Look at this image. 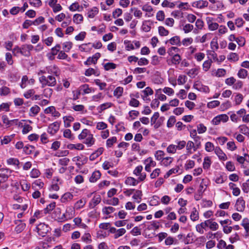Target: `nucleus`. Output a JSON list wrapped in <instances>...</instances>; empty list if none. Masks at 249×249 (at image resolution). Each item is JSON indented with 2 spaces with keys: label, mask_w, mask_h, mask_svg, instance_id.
<instances>
[{
  "label": "nucleus",
  "mask_w": 249,
  "mask_h": 249,
  "mask_svg": "<svg viewBox=\"0 0 249 249\" xmlns=\"http://www.w3.org/2000/svg\"><path fill=\"white\" fill-rule=\"evenodd\" d=\"M55 202H53L47 206V207L44 209V213L45 214L49 213L52 212L55 207Z\"/></svg>",
  "instance_id": "ea45409f"
},
{
  "label": "nucleus",
  "mask_w": 249,
  "mask_h": 249,
  "mask_svg": "<svg viewBox=\"0 0 249 249\" xmlns=\"http://www.w3.org/2000/svg\"><path fill=\"white\" fill-rule=\"evenodd\" d=\"M207 187V184L206 181L203 179L199 186L198 189L197 190V192L200 194H203V193L206 190Z\"/></svg>",
  "instance_id": "412c9836"
},
{
  "label": "nucleus",
  "mask_w": 249,
  "mask_h": 249,
  "mask_svg": "<svg viewBox=\"0 0 249 249\" xmlns=\"http://www.w3.org/2000/svg\"><path fill=\"white\" fill-rule=\"evenodd\" d=\"M124 91L123 88L121 87H118L115 89L113 92V95L117 98H119L122 96Z\"/></svg>",
  "instance_id": "c9c22d12"
},
{
  "label": "nucleus",
  "mask_w": 249,
  "mask_h": 249,
  "mask_svg": "<svg viewBox=\"0 0 249 249\" xmlns=\"http://www.w3.org/2000/svg\"><path fill=\"white\" fill-rule=\"evenodd\" d=\"M101 57V54L99 53H97L94 54L92 57H89L86 61L84 62L86 65H90L91 64H96L98 59Z\"/></svg>",
  "instance_id": "9d476101"
},
{
  "label": "nucleus",
  "mask_w": 249,
  "mask_h": 249,
  "mask_svg": "<svg viewBox=\"0 0 249 249\" xmlns=\"http://www.w3.org/2000/svg\"><path fill=\"white\" fill-rule=\"evenodd\" d=\"M85 139H86L84 142V143L87 145L88 146H91V145L94 144L95 139H94L93 135L92 134L89 135V136Z\"/></svg>",
  "instance_id": "4be33fe9"
},
{
  "label": "nucleus",
  "mask_w": 249,
  "mask_h": 249,
  "mask_svg": "<svg viewBox=\"0 0 249 249\" xmlns=\"http://www.w3.org/2000/svg\"><path fill=\"white\" fill-rule=\"evenodd\" d=\"M40 110V108L38 106L35 105L30 108L29 115L32 117H34L39 113Z\"/></svg>",
  "instance_id": "c85d7f7f"
},
{
  "label": "nucleus",
  "mask_w": 249,
  "mask_h": 249,
  "mask_svg": "<svg viewBox=\"0 0 249 249\" xmlns=\"http://www.w3.org/2000/svg\"><path fill=\"white\" fill-rule=\"evenodd\" d=\"M198 218V212L196 210V208H194L192 212L191 213L190 218L192 221H195L197 220Z\"/></svg>",
  "instance_id": "c03bdc74"
},
{
  "label": "nucleus",
  "mask_w": 249,
  "mask_h": 249,
  "mask_svg": "<svg viewBox=\"0 0 249 249\" xmlns=\"http://www.w3.org/2000/svg\"><path fill=\"white\" fill-rule=\"evenodd\" d=\"M142 29L145 32H149L151 29V23L149 20H145L142 25Z\"/></svg>",
  "instance_id": "49530a36"
},
{
  "label": "nucleus",
  "mask_w": 249,
  "mask_h": 249,
  "mask_svg": "<svg viewBox=\"0 0 249 249\" xmlns=\"http://www.w3.org/2000/svg\"><path fill=\"white\" fill-rule=\"evenodd\" d=\"M73 196L70 192L65 193L61 198V201L62 203H66L73 199Z\"/></svg>",
  "instance_id": "dca6fc26"
},
{
  "label": "nucleus",
  "mask_w": 249,
  "mask_h": 249,
  "mask_svg": "<svg viewBox=\"0 0 249 249\" xmlns=\"http://www.w3.org/2000/svg\"><path fill=\"white\" fill-rule=\"evenodd\" d=\"M207 21L210 30L213 31L218 28V24L214 22L212 18H208Z\"/></svg>",
  "instance_id": "b1692460"
},
{
  "label": "nucleus",
  "mask_w": 249,
  "mask_h": 249,
  "mask_svg": "<svg viewBox=\"0 0 249 249\" xmlns=\"http://www.w3.org/2000/svg\"><path fill=\"white\" fill-rule=\"evenodd\" d=\"M225 167L226 169L230 172L234 171L235 170V167L234 166V164L231 161L227 162Z\"/></svg>",
  "instance_id": "0e129e2a"
},
{
  "label": "nucleus",
  "mask_w": 249,
  "mask_h": 249,
  "mask_svg": "<svg viewBox=\"0 0 249 249\" xmlns=\"http://www.w3.org/2000/svg\"><path fill=\"white\" fill-rule=\"evenodd\" d=\"M207 224L206 221L199 224H197L196 227V231L200 234H203L207 228Z\"/></svg>",
  "instance_id": "aec40b11"
},
{
  "label": "nucleus",
  "mask_w": 249,
  "mask_h": 249,
  "mask_svg": "<svg viewBox=\"0 0 249 249\" xmlns=\"http://www.w3.org/2000/svg\"><path fill=\"white\" fill-rule=\"evenodd\" d=\"M91 133L90 131L87 129H84L82 130V132L78 135V138L79 140H83L87 138L89 135Z\"/></svg>",
  "instance_id": "de8ad7c7"
},
{
  "label": "nucleus",
  "mask_w": 249,
  "mask_h": 249,
  "mask_svg": "<svg viewBox=\"0 0 249 249\" xmlns=\"http://www.w3.org/2000/svg\"><path fill=\"white\" fill-rule=\"evenodd\" d=\"M244 97L243 95L240 93H236L234 98V102L235 105H239L242 102Z\"/></svg>",
  "instance_id": "473e14b6"
},
{
  "label": "nucleus",
  "mask_w": 249,
  "mask_h": 249,
  "mask_svg": "<svg viewBox=\"0 0 249 249\" xmlns=\"http://www.w3.org/2000/svg\"><path fill=\"white\" fill-rule=\"evenodd\" d=\"M44 183L40 179L35 180L33 183V188L36 189H42L44 186Z\"/></svg>",
  "instance_id": "37998d69"
},
{
  "label": "nucleus",
  "mask_w": 249,
  "mask_h": 249,
  "mask_svg": "<svg viewBox=\"0 0 249 249\" xmlns=\"http://www.w3.org/2000/svg\"><path fill=\"white\" fill-rule=\"evenodd\" d=\"M10 103H3L0 105V112L2 111L8 112L10 110Z\"/></svg>",
  "instance_id": "a18cd8bd"
},
{
  "label": "nucleus",
  "mask_w": 249,
  "mask_h": 249,
  "mask_svg": "<svg viewBox=\"0 0 249 249\" xmlns=\"http://www.w3.org/2000/svg\"><path fill=\"white\" fill-rule=\"evenodd\" d=\"M39 81L42 88L46 86L54 87L56 84V80L53 75L41 76L39 78Z\"/></svg>",
  "instance_id": "f257e3e1"
},
{
  "label": "nucleus",
  "mask_w": 249,
  "mask_h": 249,
  "mask_svg": "<svg viewBox=\"0 0 249 249\" xmlns=\"http://www.w3.org/2000/svg\"><path fill=\"white\" fill-rule=\"evenodd\" d=\"M235 208L236 211L243 212L245 209V201L242 197H239L235 203Z\"/></svg>",
  "instance_id": "423d86ee"
},
{
  "label": "nucleus",
  "mask_w": 249,
  "mask_h": 249,
  "mask_svg": "<svg viewBox=\"0 0 249 249\" xmlns=\"http://www.w3.org/2000/svg\"><path fill=\"white\" fill-rule=\"evenodd\" d=\"M10 92V89L6 86H3L0 88V95L1 96H6Z\"/></svg>",
  "instance_id": "13d9d810"
},
{
  "label": "nucleus",
  "mask_w": 249,
  "mask_h": 249,
  "mask_svg": "<svg viewBox=\"0 0 249 249\" xmlns=\"http://www.w3.org/2000/svg\"><path fill=\"white\" fill-rule=\"evenodd\" d=\"M241 225L244 228L247 235H249V219L248 218H244L242 220Z\"/></svg>",
  "instance_id": "6ab92c4d"
},
{
  "label": "nucleus",
  "mask_w": 249,
  "mask_h": 249,
  "mask_svg": "<svg viewBox=\"0 0 249 249\" xmlns=\"http://www.w3.org/2000/svg\"><path fill=\"white\" fill-rule=\"evenodd\" d=\"M75 213V209L74 207H67L65 213L63 214L62 217L60 218V219L61 221L71 219L74 216Z\"/></svg>",
  "instance_id": "7ed1b4c3"
},
{
  "label": "nucleus",
  "mask_w": 249,
  "mask_h": 249,
  "mask_svg": "<svg viewBox=\"0 0 249 249\" xmlns=\"http://www.w3.org/2000/svg\"><path fill=\"white\" fill-rule=\"evenodd\" d=\"M247 75L248 71L244 69H240L237 73V76L240 78L244 79L247 76Z\"/></svg>",
  "instance_id": "4d7b16f0"
},
{
  "label": "nucleus",
  "mask_w": 249,
  "mask_h": 249,
  "mask_svg": "<svg viewBox=\"0 0 249 249\" xmlns=\"http://www.w3.org/2000/svg\"><path fill=\"white\" fill-rule=\"evenodd\" d=\"M160 225L159 222L156 221H152L151 222L150 225L148 227L149 230L155 229L158 230L160 228Z\"/></svg>",
  "instance_id": "e2e57ef3"
},
{
  "label": "nucleus",
  "mask_w": 249,
  "mask_h": 249,
  "mask_svg": "<svg viewBox=\"0 0 249 249\" xmlns=\"http://www.w3.org/2000/svg\"><path fill=\"white\" fill-rule=\"evenodd\" d=\"M47 73L50 74V75L53 76H58L60 74L59 69L55 66H50L46 68Z\"/></svg>",
  "instance_id": "9b49d317"
},
{
  "label": "nucleus",
  "mask_w": 249,
  "mask_h": 249,
  "mask_svg": "<svg viewBox=\"0 0 249 249\" xmlns=\"http://www.w3.org/2000/svg\"><path fill=\"white\" fill-rule=\"evenodd\" d=\"M14 135L10 136H5L1 140V144H7L9 143L14 138Z\"/></svg>",
  "instance_id": "8fccbe9b"
},
{
  "label": "nucleus",
  "mask_w": 249,
  "mask_h": 249,
  "mask_svg": "<svg viewBox=\"0 0 249 249\" xmlns=\"http://www.w3.org/2000/svg\"><path fill=\"white\" fill-rule=\"evenodd\" d=\"M60 123L58 122H55L50 124L48 128V133L53 135L59 129Z\"/></svg>",
  "instance_id": "6e6552de"
},
{
  "label": "nucleus",
  "mask_w": 249,
  "mask_h": 249,
  "mask_svg": "<svg viewBox=\"0 0 249 249\" xmlns=\"http://www.w3.org/2000/svg\"><path fill=\"white\" fill-rule=\"evenodd\" d=\"M177 144H170L167 148L166 151L168 154H174L178 150L182 149L186 146V142L184 141H180L177 142Z\"/></svg>",
  "instance_id": "f03ea898"
},
{
  "label": "nucleus",
  "mask_w": 249,
  "mask_h": 249,
  "mask_svg": "<svg viewBox=\"0 0 249 249\" xmlns=\"http://www.w3.org/2000/svg\"><path fill=\"white\" fill-rule=\"evenodd\" d=\"M7 163L8 165L17 166L18 169L19 168L20 162L18 159L13 158H9L7 160Z\"/></svg>",
  "instance_id": "cd10ccee"
},
{
  "label": "nucleus",
  "mask_w": 249,
  "mask_h": 249,
  "mask_svg": "<svg viewBox=\"0 0 249 249\" xmlns=\"http://www.w3.org/2000/svg\"><path fill=\"white\" fill-rule=\"evenodd\" d=\"M194 29V26L189 23L185 24L183 27V30L185 33H189L191 32Z\"/></svg>",
  "instance_id": "69168bd1"
},
{
  "label": "nucleus",
  "mask_w": 249,
  "mask_h": 249,
  "mask_svg": "<svg viewBox=\"0 0 249 249\" xmlns=\"http://www.w3.org/2000/svg\"><path fill=\"white\" fill-rule=\"evenodd\" d=\"M38 234L42 237L49 231L48 226L44 223H40L36 227Z\"/></svg>",
  "instance_id": "0eeeda50"
},
{
  "label": "nucleus",
  "mask_w": 249,
  "mask_h": 249,
  "mask_svg": "<svg viewBox=\"0 0 249 249\" xmlns=\"http://www.w3.org/2000/svg\"><path fill=\"white\" fill-rule=\"evenodd\" d=\"M138 182V180L132 177H128L125 181V183L128 185L135 186Z\"/></svg>",
  "instance_id": "f704fd0d"
},
{
  "label": "nucleus",
  "mask_w": 249,
  "mask_h": 249,
  "mask_svg": "<svg viewBox=\"0 0 249 249\" xmlns=\"http://www.w3.org/2000/svg\"><path fill=\"white\" fill-rule=\"evenodd\" d=\"M11 171L7 168H2L0 169V178L3 179L5 181L10 175Z\"/></svg>",
  "instance_id": "ddd939ff"
},
{
  "label": "nucleus",
  "mask_w": 249,
  "mask_h": 249,
  "mask_svg": "<svg viewBox=\"0 0 249 249\" xmlns=\"http://www.w3.org/2000/svg\"><path fill=\"white\" fill-rule=\"evenodd\" d=\"M100 177H101L100 172L99 171H95L92 173L91 176L89 178V181L91 182H95L98 179L100 178Z\"/></svg>",
  "instance_id": "7c9ffc66"
},
{
  "label": "nucleus",
  "mask_w": 249,
  "mask_h": 249,
  "mask_svg": "<svg viewBox=\"0 0 249 249\" xmlns=\"http://www.w3.org/2000/svg\"><path fill=\"white\" fill-rule=\"evenodd\" d=\"M63 119L64 123V126L65 127H70L71 122L74 121V118L71 116H64Z\"/></svg>",
  "instance_id": "a878e982"
},
{
  "label": "nucleus",
  "mask_w": 249,
  "mask_h": 249,
  "mask_svg": "<svg viewBox=\"0 0 249 249\" xmlns=\"http://www.w3.org/2000/svg\"><path fill=\"white\" fill-rule=\"evenodd\" d=\"M50 246L45 242H41L39 243L35 249H48Z\"/></svg>",
  "instance_id": "338daca9"
},
{
  "label": "nucleus",
  "mask_w": 249,
  "mask_h": 249,
  "mask_svg": "<svg viewBox=\"0 0 249 249\" xmlns=\"http://www.w3.org/2000/svg\"><path fill=\"white\" fill-rule=\"evenodd\" d=\"M198 72V69L197 68H195L191 69L187 72V74L191 77L194 78L196 75H197Z\"/></svg>",
  "instance_id": "680f3d73"
},
{
  "label": "nucleus",
  "mask_w": 249,
  "mask_h": 249,
  "mask_svg": "<svg viewBox=\"0 0 249 249\" xmlns=\"http://www.w3.org/2000/svg\"><path fill=\"white\" fill-rule=\"evenodd\" d=\"M69 9L71 11H72V12H74L76 10H77L78 11H80L83 9V7L80 6L78 2H75L74 3H73L72 4H71L69 6Z\"/></svg>",
  "instance_id": "2f4dec72"
},
{
  "label": "nucleus",
  "mask_w": 249,
  "mask_h": 249,
  "mask_svg": "<svg viewBox=\"0 0 249 249\" xmlns=\"http://www.w3.org/2000/svg\"><path fill=\"white\" fill-rule=\"evenodd\" d=\"M208 2L204 0H199L194 3V6L198 8H202L207 6Z\"/></svg>",
  "instance_id": "09e8293b"
},
{
  "label": "nucleus",
  "mask_w": 249,
  "mask_h": 249,
  "mask_svg": "<svg viewBox=\"0 0 249 249\" xmlns=\"http://www.w3.org/2000/svg\"><path fill=\"white\" fill-rule=\"evenodd\" d=\"M79 50L81 52H89L92 49V46H91V43H88L86 44H82L79 47Z\"/></svg>",
  "instance_id": "5701e85b"
},
{
  "label": "nucleus",
  "mask_w": 249,
  "mask_h": 249,
  "mask_svg": "<svg viewBox=\"0 0 249 249\" xmlns=\"http://www.w3.org/2000/svg\"><path fill=\"white\" fill-rule=\"evenodd\" d=\"M109 232L114 234L113 237L114 239H117L126 233V230L124 228L116 229L115 227H112L109 228Z\"/></svg>",
  "instance_id": "20e7f679"
},
{
  "label": "nucleus",
  "mask_w": 249,
  "mask_h": 249,
  "mask_svg": "<svg viewBox=\"0 0 249 249\" xmlns=\"http://www.w3.org/2000/svg\"><path fill=\"white\" fill-rule=\"evenodd\" d=\"M85 74L87 76H89L92 74L98 76L100 74V72L98 71L93 68H89L85 71Z\"/></svg>",
  "instance_id": "c756f323"
},
{
  "label": "nucleus",
  "mask_w": 249,
  "mask_h": 249,
  "mask_svg": "<svg viewBox=\"0 0 249 249\" xmlns=\"http://www.w3.org/2000/svg\"><path fill=\"white\" fill-rule=\"evenodd\" d=\"M115 210V209L114 208L111 206H109L104 207L102 210V212L104 214L108 215L109 214H110L114 212Z\"/></svg>",
  "instance_id": "052dcab7"
},
{
  "label": "nucleus",
  "mask_w": 249,
  "mask_h": 249,
  "mask_svg": "<svg viewBox=\"0 0 249 249\" xmlns=\"http://www.w3.org/2000/svg\"><path fill=\"white\" fill-rule=\"evenodd\" d=\"M165 153L162 150H158L155 154V157L157 160H161L164 158Z\"/></svg>",
  "instance_id": "603ef678"
},
{
  "label": "nucleus",
  "mask_w": 249,
  "mask_h": 249,
  "mask_svg": "<svg viewBox=\"0 0 249 249\" xmlns=\"http://www.w3.org/2000/svg\"><path fill=\"white\" fill-rule=\"evenodd\" d=\"M211 49H212V51L213 53L212 54L213 56L215 55L216 56V53L215 52L217 51L218 49V42H217V38L216 37L213 38L211 43ZM216 57V56H215Z\"/></svg>",
  "instance_id": "a211bd4d"
},
{
  "label": "nucleus",
  "mask_w": 249,
  "mask_h": 249,
  "mask_svg": "<svg viewBox=\"0 0 249 249\" xmlns=\"http://www.w3.org/2000/svg\"><path fill=\"white\" fill-rule=\"evenodd\" d=\"M227 58L229 60L236 62L239 60V56L236 53H231L228 56Z\"/></svg>",
  "instance_id": "864d4df0"
},
{
  "label": "nucleus",
  "mask_w": 249,
  "mask_h": 249,
  "mask_svg": "<svg viewBox=\"0 0 249 249\" xmlns=\"http://www.w3.org/2000/svg\"><path fill=\"white\" fill-rule=\"evenodd\" d=\"M207 223V227H209L212 230H216L217 229V224L216 222L212 221L211 220H208L206 221Z\"/></svg>",
  "instance_id": "3c124183"
},
{
  "label": "nucleus",
  "mask_w": 249,
  "mask_h": 249,
  "mask_svg": "<svg viewBox=\"0 0 249 249\" xmlns=\"http://www.w3.org/2000/svg\"><path fill=\"white\" fill-rule=\"evenodd\" d=\"M117 142V138L115 136L112 137L107 140L106 145L107 147H111L113 144Z\"/></svg>",
  "instance_id": "bf43d9fd"
},
{
  "label": "nucleus",
  "mask_w": 249,
  "mask_h": 249,
  "mask_svg": "<svg viewBox=\"0 0 249 249\" xmlns=\"http://www.w3.org/2000/svg\"><path fill=\"white\" fill-rule=\"evenodd\" d=\"M142 192L140 190H136L134 195L132 196V198L135 200H137V203H140L142 199Z\"/></svg>",
  "instance_id": "e433bc0d"
},
{
  "label": "nucleus",
  "mask_w": 249,
  "mask_h": 249,
  "mask_svg": "<svg viewBox=\"0 0 249 249\" xmlns=\"http://www.w3.org/2000/svg\"><path fill=\"white\" fill-rule=\"evenodd\" d=\"M145 163L146 164L145 170L147 172H150L151 167H155L156 165V162L154 161L151 157L148 158L145 160Z\"/></svg>",
  "instance_id": "f8f14e48"
},
{
  "label": "nucleus",
  "mask_w": 249,
  "mask_h": 249,
  "mask_svg": "<svg viewBox=\"0 0 249 249\" xmlns=\"http://www.w3.org/2000/svg\"><path fill=\"white\" fill-rule=\"evenodd\" d=\"M104 67L106 71H109L111 69H115L116 68V65L112 62H108L105 64Z\"/></svg>",
  "instance_id": "774afa93"
},
{
  "label": "nucleus",
  "mask_w": 249,
  "mask_h": 249,
  "mask_svg": "<svg viewBox=\"0 0 249 249\" xmlns=\"http://www.w3.org/2000/svg\"><path fill=\"white\" fill-rule=\"evenodd\" d=\"M177 243L178 240L171 236L167 237L165 240V244L167 246H170L173 244H176Z\"/></svg>",
  "instance_id": "79ce46f5"
},
{
  "label": "nucleus",
  "mask_w": 249,
  "mask_h": 249,
  "mask_svg": "<svg viewBox=\"0 0 249 249\" xmlns=\"http://www.w3.org/2000/svg\"><path fill=\"white\" fill-rule=\"evenodd\" d=\"M81 240L84 242L88 244L91 242V235L89 233H85L82 236Z\"/></svg>",
  "instance_id": "5fc2aeb1"
},
{
  "label": "nucleus",
  "mask_w": 249,
  "mask_h": 249,
  "mask_svg": "<svg viewBox=\"0 0 249 249\" xmlns=\"http://www.w3.org/2000/svg\"><path fill=\"white\" fill-rule=\"evenodd\" d=\"M174 158L171 157H166L164 158L161 160V164L164 166H169L173 161Z\"/></svg>",
  "instance_id": "393cba45"
},
{
  "label": "nucleus",
  "mask_w": 249,
  "mask_h": 249,
  "mask_svg": "<svg viewBox=\"0 0 249 249\" xmlns=\"http://www.w3.org/2000/svg\"><path fill=\"white\" fill-rule=\"evenodd\" d=\"M143 167L142 165H139L136 167L133 171V174L136 176H139L138 180L140 181H143L146 177V175L145 173H142Z\"/></svg>",
  "instance_id": "39448f33"
},
{
  "label": "nucleus",
  "mask_w": 249,
  "mask_h": 249,
  "mask_svg": "<svg viewBox=\"0 0 249 249\" xmlns=\"http://www.w3.org/2000/svg\"><path fill=\"white\" fill-rule=\"evenodd\" d=\"M85 200L84 199H81L74 204L73 207L75 209L78 210L83 208L85 206Z\"/></svg>",
  "instance_id": "a19ab883"
},
{
  "label": "nucleus",
  "mask_w": 249,
  "mask_h": 249,
  "mask_svg": "<svg viewBox=\"0 0 249 249\" xmlns=\"http://www.w3.org/2000/svg\"><path fill=\"white\" fill-rule=\"evenodd\" d=\"M239 132L245 135L249 136V128L246 125L242 124L240 125L238 127Z\"/></svg>",
  "instance_id": "58836bf2"
},
{
  "label": "nucleus",
  "mask_w": 249,
  "mask_h": 249,
  "mask_svg": "<svg viewBox=\"0 0 249 249\" xmlns=\"http://www.w3.org/2000/svg\"><path fill=\"white\" fill-rule=\"evenodd\" d=\"M72 46V43L70 41L65 42L63 43V51L66 52H68L71 49Z\"/></svg>",
  "instance_id": "6e6d98bb"
},
{
  "label": "nucleus",
  "mask_w": 249,
  "mask_h": 249,
  "mask_svg": "<svg viewBox=\"0 0 249 249\" xmlns=\"http://www.w3.org/2000/svg\"><path fill=\"white\" fill-rule=\"evenodd\" d=\"M101 201V197L99 195H95L89 202V206L91 208H93L97 205L99 204Z\"/></svg>",
  "instance_id": "4468645a"
},
{
  "label": "nucleus",
  "mask_w": 249,
  "mask_h": 249,
  "mask_svg": "<svg viewBox=\"0 0 249 249\" xmlns=\"http://www.w3.org/2000/svg\"><path fill=\"white\" fill-rule=\"evenodd\" d=\"M103 151L104 148L103 147L98 148L95 152L90 155L89 160L91 161L94 160L103 153Z\"/></svg>",
  "instance_id": "f3484780"
},
{
  "label": "nucleus",
  "mask_w": 249,
  "mask_h": 249,
  "mask_svg": "<svg viewBox=\"0 0 249 249\" xmlns=\"http://www.w3.org/2000/svg\"><path fill=\"white\" fill-rule=\"evenodd\" d=\"M34 48L33 45L30 44H24L21 46V54L25 56H29L31 51Z\"/></svg>",
  "instance_id": "1a4fd4ad"
},
{
  "label": "nucleus",
  "mask_w": 249,
  "mask_h": 249,
  "mask_svg": "<svg viewBox=\"0 0 249 249\" xmlns=\"http://www.w3.org/2000/svg\"><path fill=\"white\" fill-rule=\"evenodd\" d=\"M72 20L74 23L79 24L83 21V17L81 14H76L73 15Z\"/></svg>",
  "instance_id": "72a5a7b5"
},
{
  "label": "nucleus",
  "mask_w": 249,
  "mask_h": 249,
  "mask_svg": "<svg viewBox=\"0 0 249 249\" xmlns=\"http://www.w3.org/2000/svg\"><path fill=\"white\" fill-rule=\"evenodd\" d=\"M186 145L187 152L190 154H192L193 153L192 149L193 150V151H196L197 149L196 147V146H195L194 142L192 141H188L187 143H186Z\"/></svg>",
  "instance_id": "2eb2a0df"
},
{
  "label": "nucleus",
  "mask_w": 249,
  "mask_h": 249,
  "mask_svg": "<svg viewBox=\"0 0 249 249\" xmlns=\"http://www.w3.org/2000/svg\"><path fill=\"white\" fill-rule=\"evenodd\" d=\"M171 45L180 46L181 44L180 37L178 36H175L168 41Z\"/></svg>",
  "instance_id": "bb28decb"
},
{
  "label": "nucleus",
  "mask_w": 249,
  "mask_h": 249,
  "mask_svg": "<svg viewBox=\"0 0 249 249\" xmlns=\"http://www.w3.org/2000/svg\"><path fill=\"white\" fill-rule=\"evenodd\" d=\"M98 9L96 7H93L90 11L88 13V17L89 18H93L98 13Z\"/></svg>",
  "instance_id": "4c0bfd02"
}]
</instances>
